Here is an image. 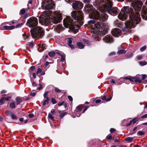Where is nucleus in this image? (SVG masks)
Segmentation results:
<instances>
[{
	"label": "nucleus",
	"mask_w": 147,
	"mask_h": 147,
	"mask_svg": "<svg viewBox=\"0 0 147 147\" xmlns=\"http://www.w3.org/2000/svg\"><path fill=\"white\" fill-rule=\"evenodd\" d=\"M133 11L132 9L129 7H124L121 9L119 15V18L122 20H125L127 18L128 16H129L130 20L127 21L125 23L126 26L122 29L123 32H127L129 31L130 28L134 27L135 26L138 24L140 21L141 18L139 16H137V18H134V17H131Z\"/></svg>",
	"instance_id": "1"
},
{
	"label": "nucleus",
	"mask_w": 147,
	"mask_h": 147,
	"mask_svg": "<svg viewBox=\"0 0 147 147\" xmlns=\"http://www.w3.org/2000/svg\"><path fill=\"white\" fill-rule=\"evenodd\" d=\"M111 0H98L99 2L102 3L103 5L102 9L103 11L107 12L109 14L113 16L117 15L119 13V10L116 7L112 8L113 3Z\"/></svg>",
	"instance_id": "2"
},
{
	"label": "nucleus",
	"mask_w": 147,
	"mask_h": 147,
	"mask_svg": "<svg viewBox=\"0 0 147 147\" xmlns=\"http://www.w3.org/2000/svg\"><path fill=\"white\" fill-rule=\"evenodd\" d=\"M52 14L51 11H44L39 18V22L43 25L47 26L50 22L51 16Z\"/></svg>",
	"instance_id": "3"
},
{
	"label": "nucleus",
	"mask_w": 147,
	"mask_h": 147,
	"mask_svg": "<svg viewBox=\"0 0 147 147\" xmlns=\"http://www.w3.org/2000/svg\"><path fill=\"white\" fill-rule=\"evenodd\" d=\"M72 22L73 20L70 17H67L66 19L64 20V25L65 27L69 28L74 31H77L79 28V26L78 24V23H74Z\"/></svg>",
	"instance_id": "4"
},
{
	"label": "nucleus",
	"mask_w": 147,
	"mask_h": 147,
	"mask_svg": "<svg viewBox=\"0 0 147 147\" xmlns=\"http://www.w3.org/2000/svg\"><path fill=\"white\" fill-rule=\"evenodd\" d=\"M142 5V1L139 0H137L135 1L132 4L134 8L135 11V13H134V10H133V12L132 15H131V17H135L134 18H137V16H139V18H140V15L139 14V12H140L141 9V7ZM126 7H127V6ZM129 7L130 8H131L133 10V9L129 7Z\"/></svg>",
	"instance_id": "5"
},
{
	"label": "nucleus",
	"mask_w": 147,
	"mask_h": 147,
	"mask_svg": "<svg viewBox=\"0 0 147 147\" xmlns=\"http://www.w3.org/2000/svg\"><path fill=\"white\" fill-rule=\"evenodd\" d=\"M71 16L73 18L77 21V22L80 25L84 23V15L81 11H74L71 13Z\"/></svg>",
	"instance_id": "6"
},
{
	"label": "nucleus",
	"mask_w": 147,
	"mask_h": 147,
	"mask_svg": "<svg viewBox=\"0 0 147 147\" xmlns=\"http://www.w3.org/2000/svg\"><path fill=\"white\" fill-rule=\"evenodd\" d=\"M91 18L96 20H98L100 21H105L107 19L108 16L104 12L101 14L96 10H94L90 15Z\"/></svg>",
	"instance_id": "7"
},
{
	"label": "nucleus",
	"mask_w": 147,
	"mask_h": 147,
	"mask_svg": "<svg viewBox=\"0 0 147 147\" xmlns=\"http://www.w3.org/2000/svg\"><path fill=\"white\" fill-rule=\"evenodd\" d=\"M95 28L96 29L99 28V31L101 32L100 34L104 35L107 34L108 26L105 23H102L100 22H97V23L94 24Z\"/></svg>",
	"instance_id": "8"
},
{
	"label": "nucleus",
	"mask_w": 147,
	"mask_h": 147,
	"mask_svg": "<svg viewBox=\"0 0 147 147\" xmlns=\"http://www.w3.org/2000/svg\"><path fill=\"white\" fill-rule=\"evenodd\" d=\"M32 36L34 38H40L44 34L43 30L42 28L38 26L31 30Z\"/></svg>",
	"instance_id": "9"
},
{
	"label": "nucleus",
	"mask_w": 147,
	"mask_h": 147,
	"mask_svg": "<svg viewBox=\"0 0 147 147\" xmlns=\"http://www.w3.org/2000/svg\"><path fill=\"white\" fill-rule=\"evenodd\" d=\"M55 6V4L52 0H43L42 3V7L46 10L52 9Z\"/></svg>",
	"instance_id": "10"
},
{
	"label": "nucleus",
	"mask_w": 147,
	"mask_h": 147,
	"mask_svg": "<svg viewBox=\"0 0 147 147\" xmlns=\"http://www.w3.org/2000/svg\"><path fill=\"white\" fill-rule=\"evenodd\" d=\"M26 24L29 27H35L38 24V19L35 17H31L28 19Z\"/></svg>",
	"instance_id": "11"
},
{
	"label": "nucleus",
	"mask_w": 147,
	"mask_h": 147,
	"mask_svg": "<svg viewBox=\"0 0 147 147\" xmlns=\"http://www.w3.org/2000/svg\"><path fill=\"white\" fill-rule=\"evenodd\" d=\"M51 15V18L52 22L55 24H57L60 22L61 20V15L60 14L52 13V14Z\"/></svg>",
	"instance_id": "12"
},
{
	"label": "nucleus",
	"mask_w": 147,
	"mask_h": 147,
	"mask_svg": "<svg viewBox=\"0 0 147 147\" xmlns=\"http://www.w3.org/2000/svg\"><path fill=\"white\" fill-rule=\"evenodd\" d=\"M83 6V4L82 3L79 1H76L72 4V7L75 10L81 9Z\"/></svg>",
	"instance_id": "13"
},
{
	"label": "nucleus",
	"mask_w": 147,
	"mask_h": 147,
	"mask_svg": "<svg viewBox=\"0 0 147 147\" xmlns=\"http://www.w3.org/2000/svg\"><path fill=\"white\" fill-rule=\"evenodd\" d=\"M141 12V16L143 19L147 20V7L143 6Z\"/></svg>",
	"instance_id": "14"
},
{
	"label": "nucleus",
	"mask_w": 147,
	"mask_h": 147,
	"mask_svg": "<svg viewBox=\"0 0 147 147\" xmlns=\"http://www.w3.org/2000/svg\"><path fill=\"white\" fill-rule=\"evenodd\" d=\"M111 32L112 35L115 36H118L121 34L120 30L117 28H115L112 30Z\"/></svg>",
	"instance_id": "15"
},
{
	"label": "nucleus",
	"mask_w": 147,
	"mask_h": 147,
	"mask_svg": "<svg viewBox=\"0 0 147 147\" xmlns=\"http://www.w3.org/2000/svg\"><path fill=\"white\" fill-rule=\"evenodd\" d=\"M84 105L83 104L80 105L76 107V112L77 114H79L78 116L77 115L78 117L80 116V114L82 113H81V112L82 109L84 108Z\"/></svg>",
	"instance_id": "16"
},
{
	"label": "nucleus",
	"mask_w": 147,
	"mask_h": 147,
	"mask_svg": "<svg viewBox=\"0 0 147 147\" xmlns=\"http://www.w3.org/2000/svg\"><path fill=\"white\" fill-rule=\"evenodd\" d=\"M104 41L107 43L113 42V39L112 36H110L107 35L103 39Z\"/></svg>",
	"instance_id": "17"
},
{
	"label": "nucleus",
	"mask_w": 147,
	"mask_h": 147,
	"mask_svg": "<svg viewBox=\"0 0 147 147\" xmlns=\"http://www.w3.org/2000/svg\"><path fill=\"white\" fill-rule=\"evenodd\" d=\"M85 10L88 13L92 11L93 10V6L89 4H87L84 7Z\"/></svg>",
	"instance_id": "18"
},
{
	"label": "nucleus",
	"mask_w": 147,
	"mask_h": 147,
	"mask_svg": "<svg viewBox=\"0 0 147 147\" xmlns=\"http://www.w3.org/2000/svg\"><path fill=\"white\" fill-rule=\"evenodd\" d=\"M108 95L107 92L105 93V95L103 96H101L100 98L101 99L103 100H105L107 102L109 101H110L112 97V96H111L109 98L107 99L106 98Z\"/></svg>",
	"instance_id": "19"
},
{
	"label": "nucleus",
	"mask_w": 147,
	"mask_h": 147,
	"mask_svg": "<svg viewBox=\"0 0 147 147\" xmlns=\"http://www.w3.org/2000/svg\"><path fill=\"white\" fill-rule=\"evenodd\" d=\"M72 38H68L67 39V42H68V45L72 49L74 48V47L73 45L71 44L72 42Z\"/></svg>",
	"instance_id": "20"
},
{
	"label": "nucleus",
	"mask_w": 147,
	"mask_h": 147,
	"mask_svg": "<svg viewBox=\"0 0 147 147\" xmlns=\"http://www.w3.org/2000/svg\"><path fill=\"white\" fill-rule=\"evenodd\" d=\"M63 30V27L62 25L59 24L56 27V30L57 32L59 33Z\"/></svg>",
	"instance_id": "21"
},
{
	"label": "nucleus",
	"mask_w": 147,
	"mask_h": 147,
	"mask_svg": "<svg viewBox=\"0 0 147 147\" xmlns=\"http://www.w3.org/2000/svg\"><path fill=\"white\" fill-rule=\"evenodd\" d=\"M16 105H18L20 104L22 101V98L20 96L17 97L16 98Z\"/></svg>",
	"instance_id": "22"
},
{
	"label": "nucleus",
	"mask_w": 147,
	"mask_h": 147,
	"mask_svg": "<svg viewBox=\"0 0 147 147\" xmlns=\"http://www.w3.org/2000/svg\"><path fill=\"white\" fill-rule=\"evenodd\" d=\"M44 98V100L41 102V103L43 106H45L46 104H48L49 100V98Z\"/></svg>",
	"instance_id": "23"
},
{
	"label": "nucleus",
	"mask_w": 147,
	"mask_h": 147,
	"mask_svg": "<svg viewBox=\"0 0 147 147\" xmlns=\"http://www.w3.org/2000/svg\"><path fill=\"white\" fill-rule=\"evenodd\" d=\"M3 28L5 30H11L15 28V26L14 25L11 26H4Z\"/></svg>",
	"instance_id": "24"
},
{
	"label": "nucleus",
	"mask_w": 147,
	"mask_h": 147,
	"mask_svg": "<svg viewBox=\"0 0 147 147\" xmlns=\"http://www.w3.org/2000/svg\"><path fill=\"white\" fill-rule=\"evenodd\" d=\"M37 74H40L41 75H43L45 74V71H42V69L40 68H38L36 71Z\"/></svg>",
	"instance_id": "25"
},
{
	"label": "nucleus",
	"mask_w": 147,
	"mask_h": 147,
	"mask_svg": "<svg viewBox=\"0 0 147 147\" xmlns=\"http://www.w3.org/2000/svg\"><path fill=\"white\" fill-rule=\"evenodd\" d=\"M132 79L133 80H132V82H138L139 83H141L142 82V81L138 78L133 77Z\"/></svg>",
	"instance_id": "26"
},
{
	"label": "nucleus",
	"mask_w": 147,
	"mask_h": 147,
	"mask_svg": "<svg viewBox=\"0 0 147 147\" xmlns=\"http://www.w3.org/2000/svg\"><path fill=\"white\" fill-rule=\"evenodd\" d=\"M16 104L14 102H12L10 103L9 107L11 109H15L16 108Z\"/></svg>",
	"instance_id": "27"
},
{
	"label": "nucleus",
	"mask_w": 147,
	"mask_h": 147,
	"mask_svg": "<svg viewBox=\"0 0 147 147\" xmlns=\"http://www.w3.org/2000/svg\"><path fill=\"white\" fill-rule=\"evenodd\" d=\"M77 45L78 47L80 49H83L84 47L83 43L81 42H78L77 43Z\"/></svg>",
	"instance_id": "28"
},
{
	"label": "nucleus",
	"mask_w": 147,
	"mask_h": 147,
	"mask_svg": "<svg viewBox=\"0 0 147 147\" xmlns=\"http://www.w3.org/2000/svg\"><path fill=\"white\" fill-rule=\"evenodd\" d=\"M26 12V9L24 8L22 9L19 12V14L20 16L24 14Z\"/></svg>",
	"instance_id": "29"
},
{
	"label": "nucleus",
	"mask_w": 147,
	"mask_h": 147,
	"mask_svg": "<svg viewBox=\"0 0 147 147\" xmlns=\"http://www.w3.org/2000/svg\"><path fill=\"white\" fill-rule=\"evenodd\" d=\"M13 113L11 111L9 110H7L5 112V114L7 116L11 117L12 114Z\"/></svg>",
	"instance_id": "30"
},
{
	"label": "nucleus",
	"mask_w": 147,
	"mask_h": 147,
	"mask_svg": "<svg viewBox=\"0 0 147 147\" xmlns=\"http://www.w3.org/2000/svg\"><path fill=\"white\" fill-rule=\"evenodd\" d=\"M126 52V51L125 50L122 49L119 50L117 52V53L118 54H121L123 53H125Z\"/></svg>",
	"instance_id": "31"
},
{
	"label": "nucleus",
	"mask_w": 147,
	"mask_h": 147,
	"mask_svg": "<svg viewBox=\"0 0 147 147\" xmlns=\"http://www.w3.org/2000/svg\"><path fill=\"white\" fill-rule=\"evenodd\" d=\"M67 114V113L66 112H63L61 113L59 115V116L61 119H62L64 116Z\"/></svg>",
	"instance_id": "32"
},
{
	"label": "nucleus",
	"mask_w": 147,
	"mask_h": 147,
	"mask_svg": "<svg viewBox=\"0 0 147 147\" xmlns=\"http://www.w3.org/2000/svg\"><path fill=\"white\" fill-rule=\"evenodd\" d=\"M46 45L45 44H42L41 46H40V47L38 48V49H41L40 50H41L42 51H43L45 49H46Z\"/></svg>",
	"instance_id": "33"
},
{
	"label": "nucleus",
	"mask_w": 147,
	"mask_h": 147,
	"mask_svg": "<svg viewBox=\"0 0 147 147\" xmlns=\"http://www.w3.org/2000/svg\"><path fill=\"white\" fill-rule=\"evenodd\" d=\"M114 137L112 136L110 134L108 135L106 137V138L108 140H111L113 139Z\"/></svg>",
	"instance_id": "34"
},
{
	"label": "nucleus",
	"mask_w": 147,
	"mask_h": 147,
	"mask_svg": "<svg viewBox=\"0 0 147 147\" xmlns=\"http://www.w3.org/2000/svg\"><path fill=\"white\" fill-rule=\"evenodd\" d=\"M139 63L140 65L141 66H144L147 64V62L145 61H140L139 62Z\"/></svg>",
	"instance_id": "35"
},
{
	"label": "nucleus",
	"mask_w": 147,
	"mask_h": 147,
	"mask_svg": "<svg viewBox=\"0 0 147 147\" xmlns=\"http://www.w3.org/2000/svg\"><path fill=\"white\" fill-rule=\"evenodd\" d=\"M49 56L51 57H53L55 56V53L53 51L50 52L48 53Z\"/></svg>",
	"instance_id": "36"
},
{
	"label": "nucleus",
	"mask_w": 147,
	"mask_h": 147,
	"mask_svg": "<svg viewBox=\"0 0 147 147\" xmlns=\"http://www.w3.org/2000/svg\"><path fill=\"white\" fill-rule=\"evenodd\" d=\"M11 117V119H13L17 120L18 118V117L16 115H14L13 113L12 114Z\"/></svg>",
	"instance_id": "37"
},
{
	"label": "nucleus",
	"mask_w": 147,
	"mask_h": 147,
	"mask_svg": "<svg viewBox=\"0 0 147 147\" xmlns=\"http://www.w3.org/2000/svg\"><path fill=\"white\" fill-rule=\"evenodd\" d=\"M5 102V100L4 97H2L0 100V105H2L4 104Z\"/></svg>",
	"instance_id": "38"
},
{
	"label": "nucleus",
	"mask_w": 147,
	"mask_h": 147,
	"mask_svg": "<svg viewBox=\"0 0 147 147\" xmlns=\"http://www.w3.org/2000/svg\"><path fill=\"white\" fill-rule=\"evenodd\" d=\"M65 60V55H61V62H64Z\"/></svg>",
	"instance_id": "39"
},
{
	"label": "nucleus",
	"mask_w": 147,
	"mask_h": 147,
	"mask_svg": "<svg viewBox=\"0 0 147 147\" xmlns=\"http://www.w3.org/2000/svg\"><path fill=\"white\" fill-rule=\"evenodd\" d=\"M145 133L142 131H139L137 133V135L138 136H142Z\"/></svg>",
	"instance_id": "40"
},
{
	"label": "nucleus",
	"mask_w": 147,
	"mask_h": 147,
	"mask_svg": "<svg viewBox=\"0 0 147 147\" xmlns=\"http://www.w3.org/2000/svg\"><path fill=\"white\" fill-rule=\"evenodd\" d=\"M55 91L57 93H60L61 92V90L57 87H55Z\"/></svg>",
	"instance_id": "41"
},
{
	"label": "nucleus",
	"mask_w": 147,
	"mask_h": 147,
	"mask_svg": "<svg viewBox=\"0 0 147 147\" xmlns=\"http://www.w3.org/2000/svg\"><path fill=\"white\" fill-rule=\"evenodd\" d=\"M27 45H28L29 47L31 48H32L34 46L33 43L32 42H28L27 44Z\"/></svg>",
	"instance_id": "42"
},
{
	"label": "nucleus",
	"mask_w": 147,
	"mask_h": 147,
	"mask_svg": "<svg viewBox=\"0 0 147 147\" xmlns=\"http://www.w3.org/2000/svg\"><path fill=\"white\" fill-rule=\"evenodd\" d=\"M138 119H139L138 118H134L132 120V123H132L133 124H134L135 123H136V122H137V121H138Z\"/></svg>",
	"instance_id": "43"
},
{
	"label": "nucleus",
	"mask_w": 147,
	"mask_h": 147,
	"mask_svg": "<svg viewBox=\"0 0 147 147\" xmlns=\"http://www.w3.org/2000/svg\"><path fill=\"white\" fill-rule=\"evenodd\" d=\"M126 140L128 142H131L133 141V138L131 137H127L126 138Z\"/></svg>",
	"instance_id": "44"
},
{
	"label": "nucleus",
	"mask_w": 147,
	"mask_h": 147,
	"mask_svg": "<svg viewBox=\"0 0 147 147\" xmlns=\"http://www.w3.org/2000/svg\"><path fill=\"white\" fill-rule=\"evenodd\" d=\"M49 92L48 91H46L44 93V94H43V96L44 97V98H49L47 96L49 93Z\"/></svg>",
	"instance_id": "45"
},
{
	"label": "nucleus",
	"mask_w": 147,
	"mask_h": 147,
	"mask_svg": "<svg viewBox=\"0 0 147 147\" xmlns=\"http://www.w3.org/2000/svg\"><path fill=\"white\" fill-rule=\"evenodd\" d=\"M132 78L133 77L129 76L125 77L124 78L126 80H129L131 81L132 82V80H133Z\"/></svg>",
	"instance_id": "46"
},
{
	"label": "nucleus",
	"mask_w": 147,
	"mask_h": 147,
	"mask_svg": "<svg viewBox=\"0 0 147 147\" xmlns=\"http://www.w3.org/2000/svg\"><path fill=\"white\" fill-rule=\"evenodd\" d=\"M35 69V67L34 66H31L29 69V71L30 72H32Z\"/></svg>",
	"instance_id": "47"
},
{
	"label": "nucleus",
	"mask_w": 147,
	"mask_h": 147,
	"mask_svg": "<svg viewBox=\"0 0 147 147\" xmlns=\"http://www.w3.org/2000/svg\"><path fill=\"white\" fill-rule=\"evenodd\" d=\"M49 62L48 61H47L44 64L45 68H48L49 67Z\"/></svg>",
	"instance_id": "48"
},
{
	"label": "nucleus",
	"mask_w": 147,
	"mask_h": 147,
	"mask_svg": "<svg viewBox=\"0 0 147 147\" xmlns=\"http://www.w3.org/2000/svg\"><path fill=\"white\" fill-rule=\"evenodd\" d=\"M48 117L50 119H51L52 120H54V117L52 116L50 113H49L48 114Z\"/></svg>",
	"instance_id": "49"
},
{
	"label": "nucleus",
	"mask_w": 147,
	"mask_h": 147,
	"mask_svg": "<svg viewBox=\"0 0 147 147\" xmlns=\"http://www.w3.org/2000/svg\"><path fill=\"white\" fill-rule=\"evenodd\" d=\"M89 107V106H84V109L83 110V111L82 112V113H84V112L86 111L87 109Z\"/></svg>",
	"instance_id": "50"
},
{
	"label": "nucleus",
	"mask_w": 147,
	"mask_h": 147,
	"mask_svg": "<svg viewBox=\"0 0 147 147\" xmlns=\"http://www.w3.org/2000/svg\"><path fill=\"white\" fill-rule=\"evenodd\" d=\"M95 22V21L94 20H93L89 21L88 22V23L89 24H94Z\"/></svg>",
	"instance_id": "51"
},
{
	"label": "nucleus",
	"mask_w": 147,
	"mask_h": 147,
	"mask_svg": "<svg viewBox=\"0 0 147 147\" xmlns=\"http://www.w3.org/2000/svg\"><path fill=\"white\" fill-rule=\"evenodd\" d=\"M133 55V54L132 53H131L129 54H128L126 56L127 58H129L131 57Z\"/></svg>",
	"instance_id": "52"
},
{
	"label": "nucleus",
	"mask_w": 147,
	"mask_h": 147,
	"mask_svg": "<svg viewBox=\"0 0 147 147\" xmlns=\"http://www.w3.org/2000/svg\"><path fill=\"white\" fill-rule=\"evenodd\" d=\"M24 24L23 23H21L18 24L16 25V28H19L21 27Z\"/></svg>",
	"instance_id": "53"
},
{
	"label": "nucleus",
	"mask_w": 147,
	"mask_h": 147,
	"mask_svg": "<svg viewBox=\"0 0 147 147\" xmlns=\"http://www.w3.org/2000/svg\"><path fill=\"white\" fill-rule=\"evenodd\" d=\"M51 100V102L53 104H55L57 102L55 99L54 98H52Z\"/></svg>",
	"instance_id": "54"
},
{
	"label": "nucleus",
	"mask_w": 147,
	"mask_h": 147,
	"mask_svg": "<svg viewBox=\"0 0 147 147\" xmlns=\"http://www.w3.org/2000/svg\"><path fill=\"white\" fill-rule=\"evenodd\" d=\"M146 48V46H144L142 47H141L140 49V50L141 51H144Z\"/></svg>",
	"instance_id": "55"
},
{
	"label": "nucleus",
	"mask_w": 147,
	"mask_h": 147,
	"mask_svg": "<svg viewBox=\"0 0 147 147\" xmlns=\"http://www.w3.org/2000/svg\"><path fill=\"white\" fill-rule=\"evenodd\" d=\"M29 13H26L23 16V18H26L28 17L29 16Z\"/></svg>",
	"instance_id": "56"
},
{
	"label": "nucleus",
	"mask_w": 147,
	"mask_h": 147,
	"mask_svg": "<svg viewBox=\"0 0 147 147\" xmlns=\"http://www.w3.org/2000/svg\"><path fill=\"white\" fill-rule=\"evenodd\" d=\"M143 57V56L142 55H140L137 56V58L138 60H139L141 59Z\"/></svg>",
	"instance_id": "57"
},
{
	"label": "nucleus",
	"mask_w": 147,
	"mask_h": 147,
	"mask_svg": "<svg viewBox=\"0 0 147 147\" xmlns=\"http://www.w3.org/2000/svg\"><path fill=\"white\" fill-rule=\"evenodd\" d=\"M147 78V76L146 75H143L142 76V80H144Z\"/></svg>",
	"instance_id": "58"
},
{
	"label": "nucleus",
	"mask_w": 147,
	"mask_h": 147,
	"mask_svg": "<svg viewBox=\"0 0 147 147\" xmlns=\"http://www.w3.org/2000/svg\"><path fill=\"white\" fill-rule=\"evenodd\" d=\"M114 24L116 26L119 27L118 21L117 20H116L115 21Z\"/></svg>",
	"instance_id": "59"
},
{
	"label": "nucleus",
	"mask_w": 147,
	"mask_h": 147,
	"mask_svg": "<svg viewBox=\"0 0 147 147\" xmlns=\"http://www.w3.org/2000/svg\"><path fill=\"white\" fill-rule=\"evenodd\" d=\"M11 98V96H8L6 97L5 98L4 97V98L5 100H6L7 101L9 100V99Z\"/></svg>",
	"instance_id": "60"
},
{
	"label": "nucleus",
	"mask_w": 147,
	"mask_h": 147,
	"mask_svg": "<svg viewBox=\"0 0 147 147\" xmlns=\"http://www.w3.org/2000/svg\"><path fill=\"white\" fill-rule=\"evenodd\" d=\"M64 102H65V101H62L61 102L59 103H58V105L59 106H61V105H63L64 104Z\"/></svg>",
	"instance_id": "61"
},
{
	"label": "nucleus",
	"mask_w": 147,
	"mask_h": 147,
	"mask_svg": "<svg viewBox=\"0 0 147 147\" xmlns=\"http://www.w3.org/2000/svg\"><path fill=\"white\" fill-rule=\"evenodd\" d=\"M146 118H147V114L142 116L141 117V119H144Z\"/></svg>",
	"instance_id": "62"
},
{
	"label": "nucleus",
	"mask_w": 147,
	"mask_h": 147,
	"mask_svg": "<svg viewBox=\"0 0 147 147\" xmlns=\"http://www.w3.org/2000/svg\"><path fill=\"white\" fill-rule=\"evenodd\" d=\"M115 54H116V53L115 52H111L109 54V56H111V55H115Z\"/></svg>",
	"instance_id": "63"
},
{
	"label": "nucleus",
	"mask_w": 147,
	"mask_h": 147,
	"mask_svg": "<svg viewBox=\"0 0 147 147\" xmlns=\"http://www.w3.org/2000/svg\"><path fill=\"white\" fill-rule=\"evenodd\" d=\"M68 98L70 101H73V98L71 96H68Z\"/></svg>",
	"instance_id": "64"
}]
</instances>
